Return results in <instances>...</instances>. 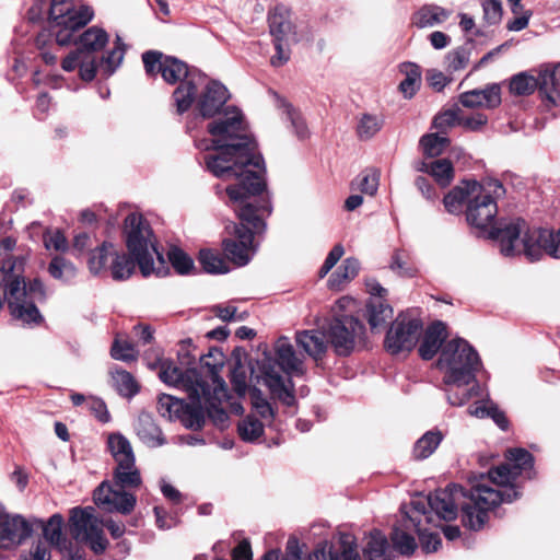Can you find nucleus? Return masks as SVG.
<instances>
[{"mask_svg": "<svg viewBox=\"0 0 560 560\" xmlns=\"http://www.w3.org/2000/svg\"><path fill=\"white\" fill-rule=\"evenodd\" d=\"M211 142L201 140L197 147L201 150L214 149V153L205 156L207 170L221 179H235L226 187L228 197L241 209L240 205L266 189L265 164L257 153V144L248 133L243 113L235 106H226L208 125Z\"/></svg>", "mask_w": 560, "mask_h": 560, "instance_id": "f257e3e1", "label": "nucleus"}, {"mask_svg": "<svg viewBox=\"0 0 560 560\" xmlns=\"http://www.w3.org/2000/svg\"><path fill=\"white\" fill-rule=\"evenodd\" d=\"M505 457L509 464L491 469L488 476L471 478L469 489L452 486L438 491L430 497L431 506L445 520H455L460 506L463 525L471 530L482 529L492 509L518 498L512 482L534 466V457L525 448H510Z\"/></svg>", "mask_w": 560, "mask_h": 560, "instance_id": "f03ea898", "label": "nucleus"}, {"mask_svg": "<svg viewBox=\"0 0 560 560\" xmlns=\"http://www.w3.org/2000/svg\"><path fill=\"white\" fill-rule=\"evenodd\" d=\"M126 245L133 257L126 254H115L112 264V276L115 280L129 278L137 261L144 277L166 273L165 259L155 245V238L149 223L141 214L130 213L125 219Z\"/></svg>", "mask_w": 560, "mask_h": 560, "instance_id": "7ed1b4c3", "label": "nucleus"}, {"mask_svg": "<svg viewBox=\"0 0 560 560\" xmlns=\"http://www.w3.org/2000/svg\"><path fill=\"white\" fill-rule=\"evenodd\" d=\"M489 237L499 242L500 252L506 257L523 254L530 261L544 255L560 259V228H529L524 219L516 218L501 222L489 232Z\"/></svg>", "mask_w": 560, "mask_h": 560, "instance_id": "20e7f679", "label": "nucleus"}, {"mask_svg": "<svg viewBox=\"0 0 560 560\" xmlns=\"http://www.w3.org/2000/svg\"><path fill=\"white\" fill-rule=\"evenodd\" d=\"M248 200L252 205L247 206V202H244L240 205L241 209H236L229 198V206L241 222L240 224L232 223L234 238L224 240L223 248L226 257L238 267L250 261L255 254L254 233H259L265 229L264 220L271 213V202L266 189Z\"/></svg>", "mask_w": 560, "mask_h": 560, "instance_id": "39448f33", "label": "nucleus"}, {"mask_svg": "<svg viewBox=\"0 0 560 560\" xmlns=\"http://www.w3.org/2000/svg\"><path fill=\"white\" fill-rule=\"evenodd\" d=\"M438 366L444 373L446 386L462 388L475 382L481 361L467 340L455 338L442 348Z\"/></svg>", "mask_w": 560, "mask_h": 560, "instance_id": "423d86ee", "label": "nucleus"}, {"mask_svg": "<svg viewBox=\"0 0 560 560\" xmlns=\"http://www.w3.org/2000/svg\"><path fill=\"white\" fill-rule=\"evenodd\" d=\"M103 526H105L114 539L120 538L126 527L122 523H116L107 520L103 523L94 515L92 506L74 508L70 515V533L77 541L85 542L95 555H102L108 546V540L104 536Z\"/></svg>", "mask_w": 560, "mask_h": 560, "instance_id": "0eeeda50", "label": "nucleus"}, {"mask_svg": "<svg viewBox=\"0 0 560 560\" xmlns=\"http://www.w3.org/2000/svg\"><path fill=\"white\" fill-rule=\"evenodd\" d=\"M161 75L168 84L179 83L173 92V100L176 112L186 113L194 104L198 85L203 83L205 74L197 70H189L184 61L167 56Z\"/></svg>", "mask_w": 560, "mask_h": 560, "instance_id": "6e6552de", "label": "nucleus"}, {"mask_svg": "<svg viewBox=\"0 0 560 560\" xmlns=\"http://www.w3.org/2000/svg\"><path fill=\"white\" fill-rule=\"evenodd\" d=\"M94 12L88 5L74 9L68 0H51L49 16L56 42L60 46L69 45L74 33L85 26L92 19Z\"/></svg>", "mask_w": 560, "mask_h": 560, "instance_id": "1a4fd4ad", "label": "nucleus"}, {"mask_svg": "<svg viewBox=\"0 0 560 560\" xmlns=\"http://www.w3.org/2000/svg\"><path fill=\"white\" fill-rule=\"evenodd\" d=\"M503 192V185L497 179L472 185V198L466 207L467 222L479 230L490 226L498 214L495 198Z\"/></svg>", "mask_w": 560, "mask_h": 560, "instance_id": "9d476101", "label": "nucleus"}, {"mask_svg": "<svg viewBox=\"0 0 560 560\" xmlns=\"http://www.w3.org/2000/svg\"><path fill=\"white\" fill-rule=\"evenodd\" d=\"M108 448L116 462L114 469V481L121 488H138L141 482V475L136 466V458L130 442L120 433H112L108 436Z\"/></svg>", "mask_w": 560, "mask_h": 560, "instance_id": "9b49d317", "label": "nucleus"}, {"mask_svg": "<svg viewBox=\"0 0 560 560\" xmlns=\"http://www.w3.org/2000/svg\"><path fill=\"white\" fill-rule=\"evenodd\" d=\"M159 413L171 421L178 420L190 430H200L205 424L202 406L185 402L172 395L162 394L158 401Z\"/></svg>", "mask_w": 560, "mask_h": 560, "instance_id": "f8f14e48", "label": "nucleus"}, {"mask_svg": "<svg viewBox=\"0 0 560 560\" xmlns=\"http://www.w3.org/2000/svg\"><path fill=\"white\" fill-rule=\"evenodd\" d=\"M421 328L422 325L418 318L400 314L387 331L385 338L386 350L392 354L412 350L418 341Z\"/></svg>", "mask_w": 560, "mask_h": 560, "instance_id": "ddd939ff", "label": "nucleus"}, {"mask_svg": "<svg viewBox=\"0 0 560 560\" xmlns=\"http://www.w3.org/2000/svg\"><path fill=\"white\" fill-rule=\"evenodd\" d=\"M364 325L353 316L334 318L327 336L338 355H348L354 349L355 341L362 337Z\"/></svg>", "mask_w": 560, "mask_h": 560, "instance_id": "4468645a", "label": "nucleus"}, {"mask_svg": "<svg viewBox=\"0 0 560 560\" xmlns=\"http://www.w3.org/2000/svg\"><path fill=\"white\" fill-rule=\"evenodd\" d=\"M159 376L163 383L185 390L190 400L198 397L199 390L208 382L196 369L183 371L170 360L160 362Z\"/></svg>", "mask_w": 560, "mask_h": 560, "instance_id": "2eb2a0df", "label": "nucleus"}, {"mask_svg": "<svg viewBox=\"0 0 560 560\" xmlns=\"http://www.w3.org/2000/svg\"><path fill=\"white\" fill-rule=\"evenodd\" d=\"M226 398L228 387L225 382H218L215 388H211L209 382H207L199 390L198 397H194L191 400L196 405L202 406L205 418L207 413L214 425L224 429L229 423V415L221 407V404Z\"/></svg>", "mask_w": 560, "mask_h": 560, "instance_id": "dca6fc26", "label": "nucleus"}, {"mask_svg": "<svg viewBox=\"0 0 560 560\" xmlns=\"http://www.w3.org/2000/svg\"><path fill=\"white\" fill-rule=\"evenodd\" d=\"M229 98V91L221 82L205 77L203 83L198 85L194 104L200 116L212 118L222 113Z\"/></svg>", "mask_w": 560, "mask_h": 560, "instance_id": "f3484780", "label": "nucleus"}, {"mask_svg": "<svg viewBox=\"0 0 560 560\" xmlns=\"http://www.w3.org/2000/svg\"><path fill=\"white\" fill-rule=\"evenodd\" d=\"M308 560H361V557L355 537L350 533H339L330 542L318 544Z\"/></svg>", "mask_w": 560, "mask_h": 560, "instance_id": "a211bd4d", "label": "nucleus"}, {"mask_svg": "<svg viewBox=\"0 0 560 560\" xmlns=\"http://www.w3.org/2000/svg\"><path fill=\"white\" fill-rule=\"evenodd\" d=\"M125 489L115 483L102 482L94 491V502L108 512L129 514L135 509L137 499Z\"/></svg>", "mask_w": 560, "mask_h": 560, "instance_id": "6ab92c4d", "label": "nucleus"}, {"mask_svg": "<svg viewBox=\"0 0 560 560\" xmlns=\"http://www.w3.org/2000/svg\"><path fill=\"white\" fill-rule=\"evenodd\" d=\"M32 533V525L23 516L4 511L0 512V548H15L26 540Z\"/></svg>", "mask_w": 560, "mask_h": 560, "instance_id": "aec40b11", "label": "nucleus"}, {"mask_svg": "<svg viewBox=\"0 0 560 560\" xmlns=\"http://www.w3.org/2000/svg\"><path fill=\"white\" fill-rule=\"evenodd\" d=\"M268 23L273 40H295L291 12L287 7L276 5L268 14Z\"/></svg>", "mask_w": 560, "mask_h": 560, "instance_id": "412c9836", "label": "nucleus"}, {"mask_svg": "<svg viewBox=\"0 0 560 560\" xmlns=\"http://www.w3.org/2000/svg\"><path fill=\"white\" fill-rule=\"evenodd\" d=\"M463 106L494 108L501 103V89L498 84H491L483 90H471L459 96Z\"/></svg>", "mask_w": 560, "mask_h": 560, "instance_id": "4be33fe9", "label": "nucleus"}, {"mask_svg": "<svg viewBox=\"0 0 560 560\" xmlns=\"http://www.w3.org/2000/svg\"><path fill=\"white\" fill-rule=\"evenodd\" d=\"M65 71H73L79 68L80 78L90 82L96 75V57L95 55L84 54L81 49L71 51L61 62Z\"/></svg>", "mask_w": 560, "mask_h": 560, "instance_id": "5701e85b", "label": "nucleus"}, {"mask_svg": "<svg viewBox=\"0 0 560 560\" xmlns=\"http://www.w3.org/2000/svg\"><path fill=\"white\" fill-rule=\"evenodd\" d=\"M447 338L446 326L443 322L432 323L425 330L419 347V354L423 360H431L441 349Z\"/></svg>", "mask_w": 560, "mask_h": 560, "instance_id": "b1692460", "label": "nucleus"}, {"mask_svg": "<svg viewBox=\"0 0 560 560\" xmlns=\"http://www.w3.org/2000/svg\"><path fill=\"white\" fill-rule=\"evenodd\" d=\"M476 180H463L452 190H450L444 199V208L451 214H459L463 212V207H468L469 201L472 198V185H478Z\"/></svg>", "mask_w": 560, "mask_h": 560, "instance_id": "393cba45", "label": "nucleus"}, {"mask_svg": "<svg viewBox=\"0 0 560 560\" xmlns=\"http://www.w3.org/2000/svg\"><path fill=\"white\" fill-rule=\"evenodd\" d=\"M276 355L282 371L288 375H300L303 373V363L296 357L292 345L287 338H280L277 341Z\"/></svg>", "mask_w": 560, "mask_h": 560, "instance_id": "a878e982", "label": "nucleus"}, {"mask_svg": "<svg viewBox=\"0 0 560 560\" xmlns=\"http://www.w3.org/2000/svg\"><path fill=\"white\" fill-rule=\"evenodd\" d=\"M290 386L285 383L282 375L269 369L265 371L264 383L269 388L272 396L277 397L287 406H292L295 402V397L291 386V381H288Z\"/></svg>", "mask_w": 560, "mask_h": 560, "instance_id": "bb28decb", "label": "nucleus"}, {"mask_svg": "<svg viewBox=\"0 0 560 560\" xmlns=\"http://www.w3.org/2000/svg\"><path fill=\"white\" fill-rule=\"evenodd\" d=\"M417 171L430 174L441 187H447L454 179V167L450 160L440 159L432 162H420Z\"/></svg>", "mask_w": 560, "mask_h": 560, "instance_id": "cd10ccee", "label": "nucleus"}, {"mask_svg": "<svg viewBox=\"0 0 560 560\" xmlns=\"http://www.w3.org/2000/svg\"><path fill=\"white\" fill-rule=\"evenodd\" d=\"M363 555L368 560H392L393 552L387 537L381 530H372L368 536Z\"/></svg>", "mask_w": 560, "mask_h": 560, "instance_id": "c85d7f7f", "label": "nucleus"}, {"mask_svg": "<svg viewBox=\"0 0 560 560\" xmlns=\"http://www.w3.org/2000/svg\"><path fill=\"white\" fill-rule=\"evenodd\" d=\"M125 44L119 36L116 37L114 47L102 56L101 59H96V73H101L103 77H110L121 65L125 56Z\"/></svg>", "mask_w": 560, "mask_h": 560, "instance_id": "c756f323", "label": "nucleus"}, {"mask_svg": "<svg viewBox=\"0 0 560 560\" xmlns=\"http://www.w3.org/2000/svg\"><path fill=\"white\" fill-rule=\"evenodd\" d=\"M298 345L313 359L319 360L326 352L325 335L316 330H304L296 335Z\"/></svg>", "mask_w": 560, "mask_h": 560, "instance_id": "7c9ffc66", "label": "nucleus"}, {"mask_svg": "<svg viewBox=\"0 0 560 560\" xmlns=\"http://www.w3.org/2000/svg\"><path fill=\"white\" fill-rule=\"evenodd\" d=\"M412 527V522L409 518H404L402 522L395 526L390 538L393 541L394 548L401 555L410 556L417 548L416 540L411 534L408 533V529Z\"/></svg>", "mask_w": 560, "mask_h": 560, "instance_id": "2f4dec72", "label": "nucleus"}, {"mask_svg": "<svg viewBox=\"0 0 560 560\" xmlns=\"http://www.w3.org/2000/svg\"><path fill=\"white\" fill-rule=\"evenodd\" d=\"M109 36L101 27L92 26L84 31L77 44L78 48L84 54L94 55V52L102 50L108 43Z\"/></svg>", "mask_w": 560, "mask_h": 560, "instance_id": "473e14b6", "label": "nucleus"}, {"mask_svg": "<svg viewBox=\"0 0 560 560\" xmlns=\"http://www.w3.org/2000/svg\"><path fill=\"white\" fill-rule=\"evenodd\" d=\"M450 16L446 9L429 4L420 8L412 16V24L419 28L431 27L443 23Z\"/></svg>", "mask_w": 560, "mask_h": 560, "instance_id": "72a5a7b5", "label": "nucleus"}, {"mask_svg": "<svg viewBox=\"0 0 560 560\" xmlns=\"http://www.w3.org/2000/svg\"><path fill=\"white\" fill-rule=\"evenodd\" d=\"M540 93L552 104L557 105L560 98V63L552 69L539 73Z\"/></svg>", "mask_w": 560, "mask_h": 560, "instance_id": "f704fd0d", "label": "nucleus"}, {"mask_svg": "<svg viewBox=\"0 0 560 560\" xmlns=\"http://www.w3.org/2000/svg\"><path fill=\"white\" fill-rule=\"evenodd\" d=\"M63 517L54 514L43 527V535L47 542L57 548L60 552L68 549L70 541L62 535Z\"/></svg>", "mask_w": 560, "mask_h": 560, "instance_id": "c9c22d12", "label": "nucleus"}, {"mask_svg": "<svg viewBox=\"0 0 560 560\" xmlns=\"http://www.w3.org/2000/svg\"><path fill=\"white\" fill-rule=\"evenodd\" d=\"M368 322L372 330L384 327L393 316V308L380 299H370L366 305Z\"/></svg>", "mask_w": 560, "mask_h": 560, "instance_id": "e433bc0d", "label": "nucleus"}, {"mask_svg": "<svg viewBox=\"0 0 560 560\" xmlns=\"http://www.w3.org/2000/svg\"><path fill=\"white\" fill-rule=\"evenodd\" d=\"M200 365L207 370L208 377L211 381V384L209 383L211 388H215L218 382H224L219 375L224 365V354L221 350L210 349L207 354L200 358Z\"/></svg>", "mask_w": 560, "mask_h": 560, "instance_id": "4c0bfd02", "label": "nucleus"}, {"mask_svg": "<svg viewBox=\"0 0 560 560\" xmlns=\"http://www.w3.org/2000/svg\"><path fill=\"white\" fill-rule=\"evenodd\" d=\"M138 436L149 446H161L165 443L161 429L149 416L141 417L137 428Z\"/></svg>", "mask_w": 560, "mask_h": 560, "instance_id": "58836bf2", "label": "nucleus"}, {"mask_svg": "<svg viewBox=\"0 0 560 560\" xmlns=\"http://www.w3.org/2000/svg\"><path fill=\"white\" fill-rule=\"evenodd\" d=\"M116 254L113 244L104 242L101 246L90 252L88 266L93 275H100L106 270L107 260Z\"/></svg>", "mask_w": 560, "mask_h": 560, "instance_id": "ea45409f", "label": "nucleus"}, {"mask_svg": "<svg viewBox=\"0 0 560 560\" xmlns=\"http://www.w3.org/2000/svg\"><path fill=\"white\" fill-rule=\"evenodd\" d=\"M113 387L118 392L120 396L132 397L138 390L139 386L133 376L121 369H114L110 371Z\"/></svg>", "mask_w": 560, "mask_h": 560, "instance_id": "a19ab883", "label": "nucleus"}, {"mask_svg": "<svg viewBox=\"0 0 560 560\" xmlns=\"http://www.w3.org/2000/svg\"><path fill=\"white\" fill-rule=\"evenodd\" d=\"M443 440L440 431H428L415 444L413 455L418 459L431 456Z\"/></svg>", "mask_w": 560, "mask_h": 560, "instance_id": "79ce46f5", "label": "nucleus"}, {"mask_svg": "<svg viewBox=\"0 0 560 560\" xmlns=\"http://www.w3.org/2000/svg\"><path fill=\"white\" fill-rule=\"evenodd\" d=\"M49 275L63 282L72 281L78 273L77 267L62 256H55L48 265Z\"/></svg>", "mask_w": 560, "mask_h": 560, "instance_id": "37998d69", "label": "nucleus"}, {"mask_svg": "<svg viewBox=\"0 0 560 560\" xmlns=\"http://www.w3.org/2000/svg\"><path fill=\"white\" fill-rule=\"evenodd\" d=\"M401 71L406 74V78L400 82L399 90L405 97H412L418 91L421 82V72L415 63H404Z\"/></svg>", "mask_w": 560, "mask_h": 560, "instance_id": "c03bdc74", "label": "nucleus"}, {"mask_svg": "<svg viewBox=\"0 0 560 560\" xmlns=\"http://www.w3.org/2000/svg\"><path fill=\"white\" fill-rule=\"evenodd\" d=\"M277 106L282 109L283 114H285L287 118L291 121V126L295 132V135L300 139H304L308 135L307 126L300 115L290 103H288L284 98L277 95Z\"/></svg>", "mask_w": 560, "mask_h": 560, "instance_id": "a18cd8bd", "label": "nucleus"}, {"mask_svg": "<svg viewBox=\"0 0 560 560\" xmlns=\"http://www.w3.org/2000/svg\"><path fill=\"white\" fill-rule=\"evenodd\" d=\"M380 185V172L375 168H369L361 172L352 182V187L363 194L373 196L376 194Z\"/></svg>", "mask_w": 560, "mask_h": 560, "instance_id": "49530a36", "label": "nucleus"}, {"mask_svg": "<svg viewBox=\"0 0 560 560\" xmlns=\"http://www.w3.org/2000/svg\"><path fill=\"white\" fill-rule=\"evenodd\" d=\"M410 521L412 522V528L419 536L422 550L427 553L436 551L441 546L440 535L438 533L428 532L422 527L421 520L415 516H411Z\"/></svg>", "mask_w": 560, "mask_h": 560, "instance_id": "de8ad7c7", "label": "nucleus"}, {"mask_svg": "<svg viewBox=\"0 0 560 560\" xmlns=\"http://www.w3.org/2000/svg\"><path fill=\"white\" fill-rule=\"evenodd\" d=\"M450 141L446 137L439 133L424 135L420 139V145L423 154L428 158L439 156L444 152Z\"/></svg>", "mask_w": 560, "mask_h": 560, "instance_id": "09e8293b", "label": "nucleus"}, {"mask_svg": "<svg viewBox=\"0 0 560 560\" xmlns=\"http://www.w3.org/2000/svg\"><path fill=\"white\" fill-rule=\"evenodd\" d=\"M382 126L383 119L381 116L363 114L359 119L357 132L360 139L369 140L381 130Z\"/></svg>", "mask_w": 560, "mask_h": 560, "instance_id": "8fccbe9b", "label": "nucleus"}, {"mask_svg": "<svg viewBox=\"0 0 560 560\" xmlns=\"http://www.w3.org/2000/svg\"><path fill=\"white\" fill-rule=\"evenodd\" d=\"M199 262L208 273H226L230 270L224 259L209 249L200 250Z\"/></svg>", "mask_w": 560, "mask_h": 560, "instance_id": "3c124183", "label": "nucleus"}, {"mask_svg": "<svg viewBox=\"0 0 560 560\" xmlns=\"http://www.w3.org/2000/svg\"><path fill=\"white\" fill-rule=\"evenodd\" d=\"M238 434L245 442H254L264 433V424L253 416H247L237 425Z\"/></svg>", "mask_w": 560, "mask_h": 560, "instance_id": "603ef678", "label": "nucleus"}, {"mask_svg": "<svg viewBox=\"0 0 560 560\" xmlns=\"http://www.w3.org/2000/svg\"><path fill=\"white\" fill-rule=\"evenodd\" d=\"M110 354L115 360L124 362L135 361L138 357V352L135 349L133 343L122 339L120 335H117L112 346Z\"/></svg>", "mask_w": 560, "mask_h": 560, "instance_id": "864d4df0", "label": "nucleus"}, {"mask_svg": "<svg viewBox=\"0 0 560 560\" xmlns=\"http://www.w3.org/2000/svg\"><path fill=\"white\" fill-rule=\"evenodd\" d=\"M537 86L540 89L539 77L534 78L525 73L514 75L510 83L511 92L517 95L530 94Z\"/></svg>", "mask_w": 560, "mask_h": 560, "instance_id": "5fc2aeb1", "label": "nucleus"}, {"mask_svg": "<svg viewBox=\"0 0 560 560\" xmlns=\"http://www.w3.org/2000/svg\"><path fill=\"white\" fill-rule=\"evenodd\" d=\"M167 256L173 268L180 275H186L194 268V260L178 247L170 248Z\"/></svg>", "mask_w": 560, "mask_h": 560, "instance_id": "6e6d98bb", "label": "nucleus"}, {"mask_svg": "<svg viewBox=\"0 0 560 560\" xmlns=\"http://www.w3.org/2000/svg\"><path fill=\"white\" fill-rule=\"evenodd\" d=\"M460 109L459 108H450L446 109L434 117L433 126L434 128L445 132L447 129L459 126L460 119Z\"/></svg>", "mask_w": 560, "mask_h": 560, "instance_id": "4d7b16f0", "label": "nucleus"}, {"mask_svg": "<svg viewBox=\"0 0 560 560\" xmlns=\"http://www.w3.org/2000/svg\"><path fill=\"white\" fill-rule=\"evenodd\" d=\"M360 269V262L358 259L349 257L345 259L338 270L331 276L334 281L341 283L353 279Z\"/></svg>", "mask_w": 560, "mask_h": 560, "instance_id": "13d9d810", "label": "nucleus"}, {"mask_svg": "<svg viewBox=\"0 0 560 560\" xmlns=\"http://www.w3.org/2000/svg\"><path fill=\"white\" fill-rule=\"evenodd\" d=\"M453 485H450L448 487H446L444 490L448 489L450 487H452ZM443 489H440V490H436L434 491L433 493H431L429 497H428V504L430 506V512L427 511L425 509V503L423 501H412L411 502V508H412V511L409 515H407L406 518H409L411 516H415L417 517L418 520H421L424 518L427 523H431L433 520H432V515H431V512H434V514L436 515V517L439 520H443V521H446L445 518H443L430 504V497L434 495L438 491H442Z\"/></svg>", "mask_w": 560, "mask_h": 560, "instance_id": "bf43d9fd", "label": "nucleus"}, {"mask_svg": "<svg viewBox=\"0 0 560 560\" xmlns=\"http://www.w3.org/2000/svg\"><path fill=\"white\" fill-rule=\"evenodd\" d=\"M483 20L489 25L500 23L502 19V3L500 0H481Z\"/></svg>", "mask_w": 560, "mask_h": 560, "instance_id": "052dcab7", "label": "nucleus"}, {"mask_svg": "<svg viewBox=\"0 0 560 560\" xmlns=\"http://www.w3.org/2000/svg\"><path fill=\"white\" fill-rule=\"evenodd\" d=\"M165 55L160 51L149 50L142 55V61L145 71L150 75H154L162 72V68L165 60Z\"/></svg>", "mask_w": 560, "mask_h": 560, "instance_id": "680f3d73", "label": "nucleus"}, {"mask_svg": "<svg viewBox=\"0 0 560 560\" xmlns=\"http://www.w3.org/2000/svg\"><path fill=\"white\" fill-rule=\"evenodd\" d=\"M44 245L47 249H55L57 252H66L68 242L63 233L59 230L47 231L43 236Z\"/></svg>", "mask_w": 560, "mask_h": 560, "instance_id": "e2e57ef3", "label": "nucleus"}, {"mask_svg": "<svg viewBox=\"0 0 560 560\" xmlns=\"http://www.w3.org/2000/svg\"><path fill=\"white\" fill-rule=\"evenodd\" d=\"M50 551L45 541L38 540L28 552L20 555V560H49Z\"/></svg>", "mask_w": 560, "mask_h": 560, "instance_id": "0e129e2a", "label": "nucleus"}, {"mask_svg": "<svg viewBox=\"0 0 560 560\" xmlns=\"http://www.w3.org/2000/svg\"><path fill=\"white\" fill-rule=\"evenodd\" d=\"M253 407L265 420H271L275 416L271 405L264 397H261V394L258 389H254L253 392Z\"/></svg>", "mask_w": 560, "mask_h": 560, "instance_id": "69168bd1", "label": "nucleus"}, {"mask_svg": "<svg viewBox=\"0 0 560 560\" xmlns=\"http://www.w3.org/2000/svg\"><path fill=\"white\" fill-rule=\"evenodd\" d=\"M345 249L341 244H336L328 253L323 266L319 269V277H325L343 256Z\"/></svg>", "mask_w": 560, "mask_h": 560, "instance_id": "338daca9", "label": "nucleus"}, {"mask_svg": "<svg viewBox=\"0 0 560 560\" xmlns=\"http://www.w3.org/2000/svg\"><path fill=\"white\" fill-rule=\"evenodd\" d=\"M468 56L464 49H455L447 54L446 63L451 71L464 69L468 63Z\"/></svg>", "mask_w": 560, "mask_h": 560, "instance_id": "774afa93", "label": "nucleus"}]
</instances>
